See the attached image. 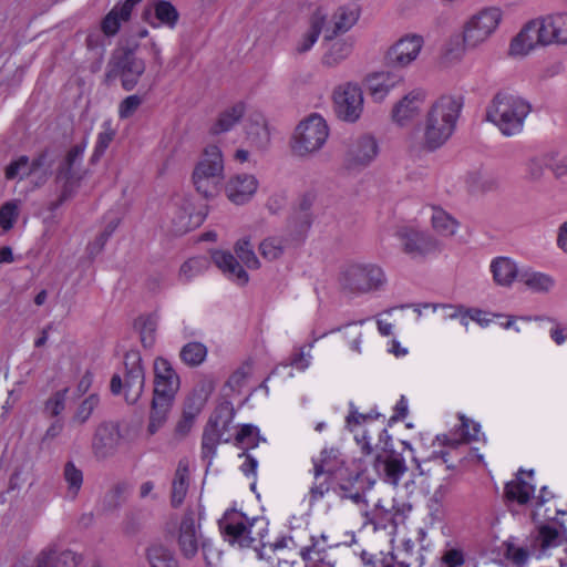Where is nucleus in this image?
<instances>
[{"label": "nucleus", "instance_id": "obj_1", "mask_svg": "<svg viewBox=\"0 0 567 567\" xmlns=\"http://www.w3.org/2000/svg\"><path fill=\"white\" fill-rule=\"evenodd\" d=\"M462 107L461 96H440L426 113L422 136L419 132L409 135V150L421 153L434 152L442 147L453 135Z\"/></svg>", "mask_w": 567, "mask_h": 567}, {"label": "nucleus", "instance_id": "obj_2", "mask_svg": "<svg viewBox=\"0 0 567 567\" xmlns=\"http://www.w3.org/2000/svg\"><path fill=\"white\" fill-rule=\"evenodd\" d=\"M179 389V377L172 364L163 358L154 361V391L147 431L155 434L166 422L175 395Z\"/></svg>", "mask_w": 567, "mask_h": 567}, {"label": "nucleus", "instance_id": "obj_3", "mask_svg": "<svg viewBox=\"0 0 567 567\" xmlns=\"http://www.w3.org/2000/svg\"><path fill=\"white\" fill-rule=\"evenodd\" d=\"M530 110V104L524 99L499 92L487 107L486 117L494 123L504 135L512 136L523 130L525 118Z\"/></svg>", "mask_w": 567, "mask_h": 567}, {"label": "nucleus", "instance_id": "obj_4", "mask_svg": "<svg viewBox=\"0 0 567 567\" xmlns=\"http://www.w3.org/2000/svg\"><path fill=\"white\" fill-rule=\"evenodd\" d=\"M84 151L85 143L76 144L60 161L55 171V182L60 185V195L51 204V209H56L71 198L84 179L86 175V169L82 165Z\"/></svg>", "mask_w": 567, "mask_h": 567}, {"label": "nucleus", "instance_id": "obj_5", "mask_svg": "<svg viewBox=\"0 0 567 567\" xmlns=\"http://www.w3.org/2000/svg\"><path fill=\"white\" fill-rule=\"evenodd\" d=\"M254 527V522H248L243 513L235 509L227 511L219 520V528L229 544L239 548H255L259 559H269L270 557H266L264 553V535L261 532L255 535Z\"/></svg>", "mask_w": 567, "mask_h": 567}, {"label": "nucleus", "instance_id": "obj_6", "mask_svg": "<svg viewBox=\"0 0 567 567\" xmlns=\"http://www.w3.org/2000/svg\"><path fill=\"white\" fill-rule=\"evenodd\" d=\"M224 181L223 155L216 145H209L194 168L193 183L196 190L205 198L216 196Z\"/></svg>", "mask_w": 567, "mask_h": 567}, {"label": "nucleus", "instance_id": "obj_7", "mask_svg": "<svg viewBox=\"0 0 567 567\" xmlns=\"http://www.w3.org/2000/svg\"><path fill=\"white\" fill-rule=\"evenodd\" d=\"M339 282L344 291L364 295L383 288L386 276L375 264H350L340 274Z\"/></svg>", "mask_w": 567, "mask_h": 567}, {"label": "nucleus", "instance_id": "obj_8", "mask_svg": "<svg viewBox=\"0 0 567 567\" xmlns=\"http://www.w3.org/2000/svg\"><path fill=\"white\" fill-rule=\"evenodd\" d=\"M137 48V43L127 44L113 54L105 73L107 83L121 78L125 91H132L136 86L146 68L144 60L135 55Z\"/></svg>", "mask_w": 567, "mask_h": 567}, {"label": "nucleus", "instance_id": "obj_9", "mask_svg": "<svg viewBox=\"0 0 567 567\" xmlns=\"http://www.w3.org/2000/svg\"><path fill=\"white\" fill-rule=\"evenodd\" d=\"M329 127L322 116L311 114L295 130L291 148L298 156L318 152L327 142Z\"/></svg>", "mask_w": 567, "mask_h": 567}, {"label": "nucleus", "instance_id": "obj_10", "mask_svg": "<svg viewBox=\"0 0 567 567\" xmlns=\"http://www.w3.org/2000/svg\"><path fill=\"white\" fill-rule=\"evenodd\" d=\"M503 18L499 8H484L473 14L463 25V47L473 50L485 43L496 31Z\"/></svg>", "mask_w": 567, "mask_h": 567}, {"label": "nucleus", "instance_id": "obj_11", "mask_svg": "<svg viewBox=\"0 0 567 567\" xmlns=\"http://www.w3.org/2000/svg\"><path fill=\"white\" fill-rule=\"evenodd\" d=\"M230 403H224L216 410L204 427L202 436V458L207 462V466L212 465L216 455L217 446L221 441L229 442V439H223L224 432L228 431L229 424L234 417V410Z\"/></svg>", "mask_w": 567, "mask_h": 567}, {"label": "nucleus", "instance_id": "obj_12", "mask_svg": "<svg viewBox=\"0 0 567 567\" xmlns=\"http://www.w3.org/2000/svg\"><path fill=\"white\" fill-rule=\"evenodd\" d=\"M333 111L336 116L348 123L357 122L363 111V94L357 83L348 82L333 91Z\"/></svg>", "mask_w": 567, "mask_h": 567}, {"label": "nucleus", "instance_id": "obj_13", "mask_svg": "<svg viewBox=\"0 0 567 567\" xmlns=\"http://www.w3.org/2000/svg\"><path fill=\"white\" fill-rule=\"evenodd\" d=\"M424 45V38L416 33L401 37L385 54L386 64L394 69H403L414 62Z\"/></svg>", "mask_w": 567, "mask_h": 567}, {"label": "nucleus", "instance_id": "obj_14", "mask_svg": "<svg viewBox=\"0 0 567 567\" xmlns=\"http://www.w3.org/2000/svg\"><path fill=\"white\" fill-rule=\"evenodd\" d=\"M379 145L371 135H360L352 140L344 154L343 165L348 171H361L378 156Z\"/></svg>", "mask_w": 567, "mask_h": 567}, {"label": "nucleus", "instance_id": "obj_15", "mask_svg": "<svg viewBox=\"0 0 567 567\" xmlns=\"http://www.w3.org/2000/svg\"><path fill=\"white\" fill-rule=\"evenodd\" d=\"M395 236L401 241L403 251L413 259L424 258L426 255L439 250L437 240L416 228L399 227Z\"/></svg>", "mask_w": 567, "mask_h": 567}, {"label": "nucleus", "instance_id": "obj_16", "mask_svg": "<svg viewBox=\"0 0 567 567\" xmlns=\"http://www.w3.org/2000/svg\"><path fill=\"white\" fill-rule=\"evenodd\" d=\"M124 394L130 404H134L141 398L145 386V369L138 351L131 350L124 357Z\"/></svg>", "mask_w": 567, "mask_h": 567}, {"label": "nucleus", "instance_id": "obj_17", "mask_svg": "<svg viewBox=\"0 0 567 567\" xmlns=\"http://www.w3.org/2000/svg\"><path fill=\"white\" fill-rule=\"evenodd\" d=\"M537 45H549L543 17L525 24L520 32L512 40L509 53L512 55H526Z\"/></svg>", "mask_w": 567, "mask_h": 567}, {"label": "nucleus", "instance_id": "obj_18", "mask_svg": "<svg viewBox=\"0 0 567 567\" xmlns=\"http://www.w3.org/2000/svg\"><path fill=\"white\" fill-rule=\"evenodd\" d=\"M205 538L202 535L200 525H196L193 512H186L181 520L177 546L181 555L186 559H193Z\"/></svg>", "mask_w": 567, "mask_h": 567}, {"label": "nucleus", "instance_id": "obj_19", "mask_svg": "<svg viewBox=\"0 0 567 567\" xmlns=\"http://www.w3.org/2000/svg\"><path fill=\"white\" fill-rule=\"evenodd\" d=\"M378 476L388 484L396 486L408 471L404 458L392 450L377 453L373 464Z\"/></svg>", "mask_w": 567, "mask_h": 567}, {"label": "nucleus", "instance_id": "obj_20", "mask_svg": "<svg viewBox=\"0 0 567 567\" xmlns=\"http://www.w3.org/2000/svg\"><path fill=\"white\" fill-rule=\"evenodd\" d=\"M121 443V432L117 424L112 422L101 423L93 435L92 452L95 458L106 460L112 457Z\"/></svg>", "mask_w": 567, "mask_h": 567}, {"label": "nucleus", "instance_id": "obj_21", "mask_svg": "<svg viewBox=\"0 0 567 567\" xmlns=\"http://www.w3.org/2000/svg\"><path fill=\"white\" fill-rule=\"evenodd\" d=\"M142 19L153 28L165 25L174 29L178 23L179 12L167 0H153L152 7L144 9Z\"/></svg>", "mask_w": 567, "mask_h": 567}, {"label": "nucleus", "instance_id": "obj_22", "mask_svg": "<svg viewBox=\"0 0 567 567\" xmlns=\"http://www.w3.org/2000/svg\"><path fill=\"white\" fill-rule=\"evenodd\" d=\"M425 96V92L421 89L413 90L403 96L392 110L393 121L399 125H405L414 118L420 113Z\"/></svg>", "mask_w": 567, "mask_h": 567}, {"label": "nucleus", "instance_id": "obj_23", "mask_svg": "<svg viewBox=\"0 0 567 567\" xmlns=\"http://www.w3.org/2000/svg\"><path fill=\"white\" fill-rule=\"evenodd\" d=\"M258 187L254 175L239 174L231 177L226 185V194L230 202L243 205L251 199Z\"/></svg>", "mask_w": 567, "mask_h": 567}, {"label": "nucleus", "instance_id": "obj_24", "mask_svg": "<svg viewBox=\"0 0 567 567\" xmlns=\"http://www.w3.org/2000/svg\"><path fill=\"white\" fill-rule=\"evenodd\" d=\"M206 215L202 212L194 213L193 204L184 198L178 206V209L173 217L174 229L177 234L188 233L199 227Z\"/></svg>", "mask_w": 567, "mask_h": 567}, {"label": "nucleus", "instance_id": "obj_25", "mask_svg": "<svg viewBox=\"0 0 567 567\" xmlns=\"http://www.w3.org/2000/svg\"><path fill=\"white\" fill-rule=\"evenodd\" d=\"M212 260L224 274L236 280L238 285L244 286L248 282L249 277L247 271L240 266L231 252L216 250L212 255Z\"/></svg>", "mask_w": 567, "mask_h": 567}, {"label": "nucleus", "instance_id": "obj_26", "mask_svg": "<svg viewBox=\"0 0 567 567\" xmlns=\"http://www.w3.org/2000/svg\"><path fill=\"white\" fill-rule=\"evenodd\" d=\"M79 557L72 550L58 551L54 546L43 549L35 558V567H76Z\"/></svg>", "mask_w": 567, "mask_h": 567}, {"label": "nucleus", "instance_id": "obj_27", "mask_svg": "<svg viewBox=\"0 0 567 567\" xmlns=\"http://www.w3.org/2000/svg\"><path fill=\"white\" fill-rule=\"evenodd\" d=\"M326 27V14L320 10H316L309 19L308 30L300 37L295 47L297 54H305L311 50L319 39L320 33Z\"/></svg>", "mask_w": 567, "mask_h": 567}, {"label": "nucleus", "instance_id": "obj_28", "mask_svg": "<svg viewBox=\"0 0 567 567\" xmlns=\"http://www.w3.org/2000/svg\"><path fill=\"white\" fill-rule=\"evenodd\" d=\"M359 10L357 8L340 7L333 13L331 25L324 27V38L332 40L339 33L347 32L358 20Z\"/></svg>", "mask_w": 567, "mask_h": 567}, {"label": "nucleus", "instance_id": "obj_29", "mask_svg": "<svg viewBox=\"0 0 567 567\" xmlns=\"http://www.w3.org/2000/svg\"><path fill=\"white\" fill-rule=\"evenodd\" d=\"M489 268L494 282L501 287H511L520 275L517 265L508 257L494 258Z\"/></svg>", "mask_w": 567, "mask_h": 567}, {"label": "nucleus", "instance_id": "obj_30", "mask_svg": "<svg viewBox=\"0 0 567 567\" xmlns=\"http://www.w3.org/2000/svg\"><path fill=\"white\" fill-rule=\"evenodd\" d=\"M547 38L550 44H567V12L547 14L543 17Z\"/></svg>", "mask_w": 567, "mask_h": 567}, {"label": "nucleus", "instance_id": "obj_31", "mask_svg": "<svg viewBox=\"0 0 567 567\" xmlns=\"http://www.w3.org/2000/svg\"><path fill=\"white\" fill-rule=\"evenodd\" d=\"M188 486V465L186 462L181 461L177 465L174 480L172 482L171 504L173 507L177 508L183 504L187 495Z\"/></svg>", "mask_w": 567, "mask_h": 567}, {"label": "nucleus", "instance_id": "obj_32", "mask_svg": "<svg viewBox=\"0 0 567 567\" xmlns=\"http://www.w3.org/2000/svg\"><path fill=\"white\" fill-rule=\"evenodd\" d=\"M151 567H179L175 553L162 543H153L146 549Z\"/></svg>", "mask_w": 567, "mask_h": 567}, {"label": "nucleus", "instance_id": "obj_33", "mask_svg": "<svg viewBox=\"0 0 567 567\" xmlns=\"http://www.w3.org/2000/svg\"><path fill=\"white\" fill-rule=\"evenodd\" d=\"M520 472L516 480L505 485V495L507 499L515 501L518 504H526L535 492V486L523 480Z\"/></svg>", "mask_w": 567, "mask_h": 567}, {"label": "nucleus", "instance_id": "obj_34", "mask_svg": "<svg viewBox=\"0 0 567 567\" xmlns=\"http://www.w3.org/2000/svg\"><path fill=\"white\" fill-rule=\"evenodd\" d=\"M245 114V106L243 103H237L230 109L220 113L216 123L210 127V133L214 135L228 132L237 124Z\"/></svg>", "mask_w": 567, "mask_h": 567}, {"label": "nucleus", "instance_id": "obj_35", "mask_svg": "<svg viewBox=\"0 0 567 567\" xmlns=\"http://www.w3.org/2000/svg\"><path fill=\"white\" fill-rule=\"evenodd\" d=\"M300 556L306 564V567H321L326 565H333L327 559V550L323 546L319 545V539L315 536L311 537V545L301 548Z\"/></svg>", "mask_w": 567, "mask_h": 567}, {"label": "nucleus", "instance_id": "obj_36", "mask_svg": "<svg viewBox=\"0 0 567 567\" xmlns=\"http://www.w3.org/2000/svg\"><path fill=\"white\" fill-rule=\"evenodd\" d=\"M352 52V43L347 40H338L331 44L322 56V64L327 68H336Z\"/></svg>", "mask_w": 567, "mask_h": 567}, {"label": "nucleus", "instance_id": "obj_37", "mask_svg": "<svg viewBox=\"0 0 567 567\" xmlns=\"http://www.w3.org/2000/svg\"><path fill=\"white\" fill-rule=\"evenodd\" d=\"M519 280L535 292H548L555 284L550 276L536 271H522Z\"/></svg>", "mask_w": 567, "mask_h": 567}, {"label": "nucleus", "instance_id": "obj_38", "mask_svg": "<svg viewBox=\"0 0 567 567\" xmlns=\"http://www.w3.org/2000/svg\"><path fill=\"white\" fill-rule=\"evenodd\" d=\"M461 420H462L461 437L460 439H451L447 435H443L442 437L437 436V440L442 441L443 445L456 447L462 443L478 440L480 424L474 423V422L465 419L464 416H462Z\"/></svg>", "mask_w": 567, "mask_h": 567}, {"label": "nucleus", "instance_id": "obj_39", "mask_svg": "<svg viewBox=\"0 0 567 567\" xmlns=\"http://www.w3.org/2000/svg\"><path fill=\"white\" fill-rule=\"evenodd\" d=\"M286 244L287 239L278 236H270L259 244V252L264 259L274 261L284 255Z\"/></svg>", "mask_w": 567, "mask_h": 567}, {"label": "nucleus", "instance_id": "obj_40", "mask_svg": "<svg viewBox=\"0 0 567 567\" xmlns=\"http://www.w3.org/2000/svg\"><path fill=\"white\" fill-rule=\"evenodd\" d=\"M433 228L442 236H453L458 223L441 208H433L431 217Z\"/></svg>", "mask_w": 567, "mask_h": 567}, {"label": "nucleus", "instance_id": "obj_41", "mask_svg": "<svg viewBox=\"0 0 567 567\" xmlns=\"http://www.w3.org/2000/svg\"><path fill=\"white\" fill-rule=\"evenodd\" d=\"M208 260L205 257H193L186 260L179 268L178 279L189 282L193 278L202 275L208 268Z\"/></svg>", "mask_w": 567, "mask_h": 567}, {"label": "nucleus", "instance_id": "obj_42", "mask_svg": "<svg viewBox=\"0 0 567 567\" xmlns=\"http://www.w3.org/2000/svg\"><path fill=\"white\" fill-rule=\"evenodd\" d=\"M135 329L140 331L141 342L144 348H152L155 343L157 321L154 317H138L134 322Z\"/></svg>", "mask_w": 567, "mask_h": 567}, {"label": "nucleus", "instance_id": "obj_43", "mask_svg": "<svg viewBox=\"0 0 567 567\" xmlns=\"http://www.w3.org/2000/svg\"><path fill=\"white\" fill-rule=\"evenodd\" d=\"M63 477L68 485V495L74 499L82 487L83 473L72 461H69L64 465Z\"/></svg>", "mask_w": 567, "mask_h": 567}, {"label": "nucleus", "instance_id": "obj_44", "mask_svg": "<svg viewBox=\"0 0 567 567\" xmlns=\"http://www.w3.org/2000/svg\"><path fill=\"white\" fill-rule=\"evenodd\" d=\"M444 307L450 310V312L447 313V316L450 318L461 317V323L465 327L468 324L467 318L476 321L481 326H487L491 322L489 319L485 318V312L481 309H477V308L464 309L463 307H453V306H444Z\"/></svg>", "mask_w": 567, "mask_h": 567}, {"label": "nucleus", "instance_id": "obj_45", "mask_svg": "<svg viewBox=\"0 0 567 567\" xmlns=\"http://www.w3.org/2000/svg\"><path fill=\"white\" fill-rule=\"evenodd\" d=\"M130 17H124L120 4H116L102 20L101 30L106 37H114L122 22L128 21Z\"/></svg>", "mask_w": 567, "mask_h": 567}, {"label": "nucleus", "instance_id": "obj_46", "mask_svg": "<svg viewBox=\"0 0 567 567\" xmlns=\"http://www.w3.org/2000/svg\"><path fill=\"white\" fill-rule=\"evenodd\" d=\"M207 355V348L200 342H189L181 350V359L187 365H199Z\"/></svg>", "mask_w": 567, "mask_h": 567}, {"label": "nucleus", "instance_id": "obj_47", "mask_svg": "<svg viewBox=\"0 0 567 567\" xmlns=\"http://www.w3.org/2000/svg\"><path fill=\"white\" fill-rule=\"evenodd\" d=\"M235 252L237 257L251 269L260 267L259 259L257 258L249 238L239 239L235 245Z\"/></svg>", "mask_w": 567, "mask_h": 567}, {"label": "nucleus", "instance_id": "obj_48", "mask_svg": "<svg viewBox=\"0 0 567 567\" xmlns=\"http://www.w3.org/2000/svg\"><path fill=\"white\" fill-rule=\"evenodd\" d=\"M19 200H8L0 207V227L3 231H9L13 228L19 218Z\"/></svg>", "mask_w": 567, "mask_h": 567}, {"label": "nucleus", "instance_id": "obj_49", "mask_svg": "<svg viewBox=\"0 0 567 567\" xmlns=\"http://www.w3.org/2000/svg\"><path fill=\"white\" fill-rule=\"evenodd\" d=\"M260 440L258 427L251 424H244L236 434V444L244 450L256 447Z\"/></svg>", "mask_w": 567, "mask_h": 567}, {"label": "nucleus", "instance_id": "obj_50", "mask_svg": "<svg viewBox=\"0 0 567 567\" xmlns=\"http://www.w3.org/2000/svg\"><path fill=\"white\" fill-rule=\"evenodd\" d=\"M339 451L337 449H324L321 452L319 461H315L313 475L315 480H319L322 475H331L333 467L330 465L332 460H337Z\"/></svg>", "mask_w": 567, "mask_h": 567}, {"label": "nucleus", "instance_id": "obj_51", "mask_svg": "<svg viewBox=\"0 0 567 567\" xmlns=\"http://www.w3.org/2000/svg\"><path fill=\"white\" fill-rule=\"evenodd\" d=\"M537 540L542 550H546L560 545L563 543V537L557 528L544 525L539 528Z\"/></svg>", "mask_w": 567, "mask_h": 567}, {"label": "nucleus", "instance_id": "obj_52", "mask_svg": "<svg viewBox=\"0 0 567 567\" xmlns=\"http://www.w3.org/2000/svg\"><path fill=\"white\" fill-rule=\"evenodd\" d=\"M504 546L505 558L509 560L515 567H524L526 565L529 558L528 549L516 546L514 543L511 542H506Z\"/></svg>", "mask_w": 567, "mask_h": 567}, {"label": "nucleus", "instance_id": "obj_53", "mask_svg": "<svg viewBox=\"0 0 567 567\" xmlns=\"http://www.w3.org/2000/svg\"><path fill=\"white\" fill-rule=\"evenodd\" d=\"M312 224V214L301 213L295 210L288 221V227L291 233L298 236H303Z\"/></svg>", "mask_w": 567, "mask_h": 567}, {"label": "nucleus", "instance_id": "obj_54", "mask_svg": "<svg viewBox=\"0 0 567 567\" xmlns=\"http://www.w3.org/2000/svg\"><path fill=\"white\" fill-rule=\"evenodd\" d=\"M367 86L375 101H382L388 94L390 85L385 83L384 74H374L368 78Z\"/></svg>", "mask_w": 567, "mask_h": 567}, {"label": "nucleus", "instance_id": "obj_55", "mask_svg": "<svg viewBox=\"0 0 567 567\" xmlns=\"http://www.w3.org/2000/svg\"><path fill=\"white\" fill-rule=\"evenodd\" d=\"M100 399L96 394L89 395L85 400L82 401V403L79 405L75 414H74V421L83 424L85 423L94 409L99 405Z\"/></svg>", "mask_w": 567, "mask_h": 567}, {"label": "nucleus", "instance_id": "obj_56", "mask_svg": "<svg viewBox=\"0 0 567 567\" xmlns=\"http://www.w3.org/2000/svg\"><path fill=\"white\" fill-rule=\"evenodd\" d=\"M206 402V396L202 393L193 392L187 396L184 403L183 414L196 419Z\"/></svg>", "mask_w": 567, "mask_h": 567}, {"label": "nucleus", "instance_id": "obj_57", "mask_svg": "<svg viewBox=\"0 0 567 567\" xmlns=\"http://www.w3.org/2000/svg\"><path fill=\"white\" fill-rule=\"evenodd\" d=\"M69 389L56 391L45 402V411L51 416H58L65 408V400Z\"/></svg>", "mask_w": 567, "mask_h": 567}, {"label": "nucleus", "instance_id": "obj_58", "mask_svg": "<svg viewBox=\"0 0 567 567\" xmlns=\"http://www.w3.org/2000/svg\"><path fill=\"white\" fill-rule=\"evenodd\" d=\"M53 159L50 155V150H43L41 153L35 156L31 163H29V168L25 172L27 176L37 173L40 169H45L44 174H47L48 169L52 166Z\"/></svg>", "mask_w": 567, "mask_h": 567}, {"label": "nucleus", "instance_id": "obj_59", "mask_svg": "<svg viewBox=\"0 0 567 567\" xmlns=\"http://www.w3.org/2000/svg\"><path fill=\"white\" fill-rule=\"evenodd\" d=\"M424 564L423 555H413V557H403L396 559L394 555L383 560V567H422Z\"/></svg>", "mask_w": 567, "mask_h": 567}, {"label": "nucleus", "instance_id": "obj_60", "mask_svg": "<svg viewBox=\"0 0 567 567\" xmlns=\"http://www.w3.org/2000/svg\"><path fill=\"white\" fill-rule=\"evenodd\" d=\"M29 168V157L25 155L20 156L17 161L11 162L6 167V178L7 179H14L16 177L20 176V178H23L25 175V172Z\"/></svg>", "mask_w": 567, "mask_h": 567}, {"label": "nucleus", "instance_id": "obj_61", "mask_svg": "<svg viewBox=\"0 0 567 567\" xmlns=\"http://www.w3.org/2000/svg\"><path fill=\"white\" fill-rule=\"evenodd\" d=\"M114 136L115 132L111 128H106L105 131L99 133L95 148L91 158L92 162H96L102 157V155L113 141Z\"/></svg>", "mask_w": 567, "mask_h": 567}, {"label": "nucleus", "instance_id": "obj_62", "mask_svg": "<svg viewBox=\"0 0 567 567\" xmlns=\"http://www.w3.org/2000/svg\"><path fill=\"white\" fill-rule=\"evenodd\" d=\"M199 548L202 549L206 567H215L220 560L221 551L215 548L213 543L207 538L200 543Z\"/></svg>", "mask_w": 567, "mask_h": 567}, {"label": "nucleus", "instance_id": "obj_63", "mask_svg": "<svg viewBox=\"0 0 567 567\" xmlns=\"http://www.w3.org/2000/svg\"><path fill=\"white\" fill-rule=\"evenodd\" d=\"M549 154L542 157H534L527 164L528 175L532 179L537 181L544 175L545 168H548Z\"/></svg>", "mask_w": 567, "mask_h": 567}, {"label": "nucleus", "instance_id": "obj_64", "mask_svg": "<svg viewBox=\"0 0 567 567\" xmlns=\"http://www.w3.org/2000/svg\"><path fill=\"white\" fill-rule=\"evenodd\" d=\"M142 104V97L140 95H130L125 97L118 109V115L121 118L131 117Z\"/></svg>", "mask_w": 567, "mask_h": 567}]
</instances>
